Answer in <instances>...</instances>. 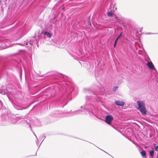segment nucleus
<instances>
[{
    "label": "nucleus",
    "instance_id": "nucleus-29",
    "mask_svg": "<svg viewBox=\"0 0 158 158\" xmlns=\"http://www.w3.org/2000/svg\"><path fill=\"white\" fill-rule=\"evenodd\" d=\"M110 155V156L111 157H112V156H111V155Z\"/></svg>",
    "mask_w": 158,
    "mask_h": 158
},
{
    "label": "nucleus",
    "instance_id": "nucleus-16",
    "mask_svg": "<svg viewBox=\"0 0 158 158\" xmlns=\"http://www.w3.org/2000/svg\"><path fill=\"white\" fill-rule=\"evenodd\" d=\"M154 152L153 150H151L150 151L149 154L150 156L152 157V158H153L154 155Z\"/></svg>",
    "mask_w": 158,
    "mask_h": 158
},
{
    "label": "nucleus",
    "instance_id": "nucleus-8",
    "mask_svg": "<svg viewBox=\"0 0 158 158\" xmlns=\"http://www.w3.org/2000/svg\"><path fill=\"white\" fill-rule=\"evenodd\" d=\"M98 90H97V92L98 94H103L104 89L103 87L100 85L99 87H98Z\"/></svg>",
    "mask_w": 158,
    "mask_h": 158
},
{
    "label": "nucleus",
    "instance_id": "nucleus-10",
    "mask_svg": "<svg viewBox=\"0 0 158 158\" xmlns=\"http://www.w3.org/2000/svg\"><path fill=\"white\" fill-rule=\"evenodd\" d=\"M24 118L23 119H22V120L19 121V122L18 123H26L28 125L29 124V126L30 128H31V125L27 121V120H25L23 119L24 118V117H23Z\"/></svg>",
    "mask_w": 158,
    "mask_h": 158
},
{
    "label": "nucleus",
    "instance_id": "nucleus-24",
    "mask_svg": "<svg viewBox=\"0 0 158 158\" xmlns=\"http://www.w3.org/2000/svg\"><path fill=\"white\" fill-rule=\"evenodd\" d=\"M89 93H92L94 95V93H93L91 91H89Z\"/></svg>",
    "mask_w": 158,
    "mask_h": 158
},
{
    "label": "nucleus",
    "instance_id": "nucleus-21",
    "mask_svg": "<svg viewBox=\"0 0 158 158\" xmlns=\"http://www.w3.org/2000/svg\"><path fill=\"white\" fill-rule=\"evenodd\" d=\"M116 8H115L114 7V6H113V11H115V10H116Z\"/></svg>",
    "mask_w": 158,
    "mask_h": 158
},
{
    "label": "nucleus",
    "instance_id": "nucleus-22",
    "mask_svg": "<svg viewBox=\"0 0 158 158\" xmlns=\"http://www.w3.org/2000/svg\"><path fill=\"white\" fill-rule=\"evenodd\" d=\"M96 100L97 101H98V100H99V98L97 97V98H96Z\"/></svg>",
    "mask_w": 158,
    "mask_h": 158
},
{
    "label": "nucleus",
    "instance_id": "nucleus-17",
    "mask_svg": "<svg viewBox=\"0 0 158 158\" xmlns=\"http://www.w3.org/2000/svg\"><path fill=\"white\" fill-rule=\"evenodd\" d=\"M107 15L109 17H111L113 15V14L110 11H108L107 13Z\"/></svg>",
    "mask_w": 158,
    "mask_h": 158
},
{
    "label": "nucleus",
    "instance_id": "nucleus-2",
    "mask_svg": "<svg viewBox=\"0 0 158 158\" xmlns=\"http://www.w3.org/2000/svg\"><path fill=\"white\" fill-rule=\"evenodd\" d=\"M90 98V96H87L86 97V102L84 106L83 110H77L71 112L70 113L69 112L65 113L63 114V116L61 117L72 116L74 115L79 114H87V112L90 114V113L94 114V113L96 112L97 111V108L92 104L88 103V100L91 101Z\"/></svg>",
    "mask_w": 158,
    "mask_h": 158
},
{
    "label": "nucleus",
    "instance_id": "nucleus-27",
    "mask_svg": "<svg viewBox=\"0 0 158 158\" xmlns=\"http://www.w3.org/2000/svg\"><path fill=\"white\" fill-rule=\"evenodd\" d=\"M147 34H154V33H148Z\"/></svg>",
    "mask_w": 158,
    "mask_h": 158
},
{
    "label": "nucleus",
    "instance_id": "nucleus-1",
    "mask_svg": "<svg viewBox=\"0 0 158 158\" xmlns=\"http://www.w3.org/2000/svg\"><path fill=\"white\" fill-rule=\"evenodd\" d=\"M57 89L59 91H62V90H66V92L64 94L63 99L59 103V106L63 107L67 104L68 102V97L74 89L73 85L72 84H69L63 82L62 84L55 86V89Z\"/></svg>",
    "mask_w": 158,
    "mask_h": 158
},
{
    "label": "nucleus",
    "instance_id": "nucleus-23",
    "mask_svg": "<svg viewBox=\"0 0 158 158\" xmlns=\"http://www.w3.org/2000/svg\"><path fill=\"white\" fill-rule=\"evenodd\" d=\"M116 43H115V42H114V48L115 47Z\"/></svg>",
    "mask_w": 158,
    "mask_h": 158
},
{
    "label": "nucleus",
    "instance_id": "nucleus-13",
    "mask_svg": "<svg viewBox=\"0 0 158 158\" xmlns=\"http://www.w3.org/2000/svg\"><path fill=\"white\" fill-rule=\"evenodd\" d=\"M44 35H47L48 37L50 38L52 35L50 33L45 31L44 33Z\"/></svg>",
    "mask_w": 158,
    "mask_h": 158
},
{
    "label": "nucleus",
    "instance_id": "nucleus-28",
    "mask_svg": "<svg viewBox=\"0 0 158 158\" xmlns=\"http://www.w3.org/2000/svg\"><path fill=\"white\" fill-rule=\"evenodd\" d=\"M82 107H82V106H81V108H82Z\"/></svg>",
    "mask_w": 158,
    "mask_h": 158
},
{
    "label": "nucleus",
    "instance_id": "nucleus-19",
    "mask_svg": "<svg viewBox=\"0 0 158 158\" xmlns=\"http://www.w3.org/2000/svg\"><path fill=\"white\" fill-rule=\"evenodd\" d=\"M118 88V86H115L113 88V91H115Z\"/></svg>",
    "mask_w": 158,
    "mask_h": 158
},
{
    "label": "nucleus",
    "instance_id": "nucleus-9",
    "mask_svg": "<svg viewBox=\"0 0 158 158\" xmlns=\"http://www.w3.org/2000/svg\"><path fill=\"white\" fill-rule=\"evenodd\" d=\"M115 104L118 106H123L125 104V102L123 101L117 100L115 102Z\"/></svg>",
    "mask_w": 158,
    "mask_h": 158
},
{
    "label": "nucleus",
    "instance_id": "nucleus-4",
    "mask_svg": "<svg viewBox=\"0 0 158 158\" xmlns=\"http://www.w3.org/2000/svg\"><path fill=\"white\" fill-rule=\"evenodd\" d=\"M29 40H30L28 39L27 40L24 41V42L22 43H18L17 44L20 45H26L27 47H30L31 46L32 44H33V41H29Z\"/></svg>",
    "mask_w": 158,
    "mask_h": 158
},
{
    "label": "nucleus",
    "instance_id": "nucleus-12",
    "mask_svg": "<svg viewBox=\"0 0 158 158\" xmlns=\"http://www.w3.org/2000/svg\"><path fill=\"white\" fill-rule=\"evenodd\" d=\"M7 93V90L6 89H0V93H1L2 94L5 95V94H6Z\"/></svg>",
    "mask_w": 158,
    "mask_h": 158
},
{
    "label": "nucleus",
    "instance_id": "nucleus-26",
    "mask_svg": "<svg viewBox=\"0 0 158 158\" xmlns=\"http://www.w3.org/2000/svg\"><path fill=\"white\" fill-rule=\"evenodd\" d=\"M84 90L85 91H86L88 90V89H84Z\"/></svg>",
    "mask_w": 158,
    "mask_h": 158
},
{
    "label": "nucleus",
    "instance_id": "nucleus-15",
    "mask_svg": "<svg viewBox=\"0 0 158 158\" xmlns=\"http://www.w3.org/2000/svg\"><path fill=\"white\" fill-rule=\"evenodd\" d=\"M123 32H121L120 33V35L117 37V38H116V39L115 41V43H117V42L118 41V40L122 36L123 34Z\"/></svg>",
    "mask_w": 158,
    "mask_h": 158
},
{
    "label": "nucleus",
    "instance_id": "nucleus-11",
    "mask_svg": "<svg viewBox=\"0 0 158 158\" xmlns=\"http://www.w3.org/2000/svg\"><path fill=\"white\" fill-rule=\"evenodd\" d=\"M115 20H114L116 22H119L121 21L122 19V17L120 16H117L115 15H114Z\"/></svg>",
    "mask_w": 158,
    "mask_h": 158
},
{
    "label": "nucleus",
    "instance_id": "nucleus-6",
    "mask_svg": "<svg viewBox=\"0 0 158 158\" xmlns=\"http://www.w3.org/2000/svg\"><path fill=\"white\" fill-rule=\"evenodd\" d=\"M23 118H24L23 116L18 117L17 118H13L11 120L10 122L13 124H15L18 123V122L19 120L23 119Z\"/></svg>",
    "mask_w": 158,
    "mask_h": 158
},
{
    "label": "nucleus",
    "instance_id": "nucleus-5",
    "mask_svg": "<svg viewBox=\"0 0 158 158\" xmlns=\"http://www.w3.org/2000/svg\"><path fill=\"white\" fill-rule=\"evenodd\" d=\"M113 119V117L110 115H107L105 117V122L108 124H110Z\"/></svg>",
    "mask_w": 158,
    "mask_h": 158
},
{
    "label": "nucleus",
    "instance_id": "nucleus-7",
    "mask_svg": "<svg viewBox=\"0 0 158 158\" xmlns=\"http://www.w3.org/2000/svg\"><path fill=\"white\" fill-rule=\"evenodd\" d=\"M147 65L150 69L153 70L156 69L154 64L151 61H148L147 64Z\"/></svg>",
    "mask_w": 158,
    "mask_h": 158
},
{
    "label": "nucleus",
    "instance_id": "nucleus-25",
    "mask_svg": "<svg viewBox=\"0 0 158 158\" xmlns=\"http://www.w3.org/2000/svg\"><path fill=\"white\" fill-rule=\"evenodd\" d=\"M34 133V135H35V136L36 137V138L37 139V141H38V139L37 136H36V135H35V134L34 133Z\"/></svg>",
    "mask_w": 158,
    "mask_h": 158
},
{
    "label": "nucleus",
    "instance_id": "nucleus-18",
    "mask_svg": "<svg viewBox=\"0 0 158 158\" xmlns=\"http://www.w3.org/2000/svg\"><path fill=\"white\" fill-rule=\"evenodd\" d=\"M155 149L156 151L157 152V158L158 157V145L155 147Z\"/></svg>",
    "mask_w": 158,
    "mask_h": 158
},
{
    "label": "nucleus",
    "instance_id": "nucleus-3",
    "mask_svg": "<svg viewBox=\"0 0 158 158\" xmlns=\"http://www.w3.org/2000/svg\"><path fill=\"white\" fill-rule=\"evenodd\" d=\"M136 102L138 106V109L139 110L143 115H145L147 110L144 102L143 101L138 100Z\"/></svg>",
    "mask_w": 158,
    "mask_h": 158
},
{
    "label": "nucleus",
    "instance_id": "nucleus-30",
    "mask_svg": "<svg viewBox=\"0 0 158 158\" xmlns=\"http://www.w3.org/2000/svg\"><path fill=\"white\" fill-rule=\"evenodd\" d=\"M110 7H111V5H110Z\"/></svg>",
    "mask_w": 158,
    "mask_h": 158
},
{
    "label": "nucleus",
    "instance_id": "nucleus-20",
    "mask_svg": "<svg viewBox=\"0 0 158 158\" xmlns=\"http://www.w3.org/2000/svg\"><path fill=\"white\" fill-rule=\"evenodd\" d=\"M41 137H43V138H44V139H43V140L42 141V142L43 141V140L46 137L44 135H42L41 136Z\"/></svg>",
    "mask_w": 158,
    "mask_h": 158
},
{
    "label": "nucleus",
    "instance_id": "nucleus-14",
    "mask_svg": "<svg viewBox=\"0 0 158 158\" xmlns=\"http://www.w3.org/2000/svg\"><path fill=\"white\" fill-rule=\"evenodd\" d=\"M140 154L143 157H145L146 156V152L145 151H142L140 152Z\"/></svg>",
    "mask_w": 158,
    "mask_h": 158
}]
</instances>
